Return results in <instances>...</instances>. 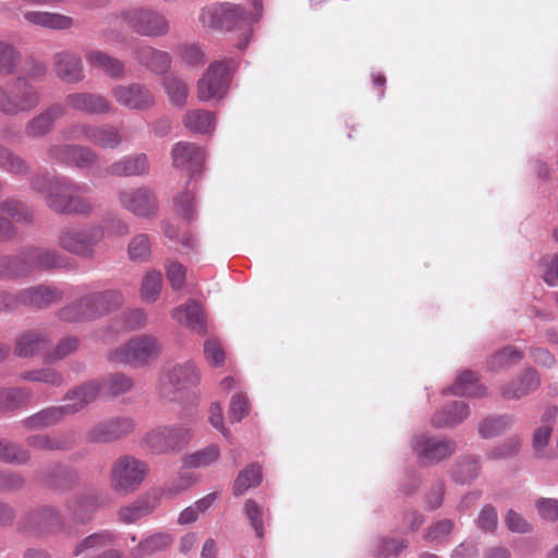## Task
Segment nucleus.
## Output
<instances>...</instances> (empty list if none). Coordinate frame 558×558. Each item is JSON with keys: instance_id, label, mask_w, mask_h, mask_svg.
I'll use <instances>...</instances> for the list:
<instances>
[{"instance_id": "nucleus-1", "label": "nucleus", "mask_w": 558, "mask_h": 558, "mask_svg": "<svg viewBox=\"0 0 558 558\" xmlns=\"http://www.w3.org/2000/svg\"><path fill=\"white\" fill-rule=\"evenodd\" d=\"M133 387L131 377L123 374H112L104 379L102 385L92 380L69 391L63 400V404L49 407L38 412L32 418H59L77 413L86 404L96 399L99 391L104 395L114 397L128 392Z\"/></svg>"}, {"instance_id": "nucleus-2", "label": "nucleus", "mask_w": 558, "mask_h": 558, "mask_svg": "<svg viewBox=\"0 0 558 558\" xmlns=\"http://www.w3.org/2000/svg\"><path fill=\"white\" fill-rule=\"evenodd\" d=\"M122 303L123 296L120 291L94 292L61 308L58 315L61 320L68 323L96 319L117 310Z\"/></svg>"}, {"instance_id": "nucleus-3", "label": "nucleus", "mask_w": 558, "mask_h": 558, "mask_svg": "<svg viewBox=\"0 0 558 558\" xmlns=\"http://www.w3.org/2000/svg\"><path fill=\"white\" fill-rule=\"evenodd\" d=\"M199 21L204 27L210 29H241L243 40L238 43L239 49H244L252 37L250 19L239 7L230 3L205 8L199 15Z\"/></svg>"}, {"instance_id": "nucleus-4", "label": "nucleus", "mask_w": 558, "mask_h": 558, "mask_svg": "<svg viewBox=\"0 0 558 558\" xmlns=\"http://www.w3.org/2000/svg\"><path fill=\"white\" fill-rule=\"evenodd\" d=\"M104 238L105 230L100 225L68 226L59 231L57 242L64 251L90 259Z\"/></svg>"}, {"instance_id": "nucleus-5", "label": "nucleus", "mask_w": 558, "mask_h": 558, "mask_svg": "<svg viewBox=\"0 0 558 558\" xmlns=\"http://www.w3.org/2000/svg\"><path fill=\"white\" fill-rule=\"evenodd\" d=\"M119 19L134 33L145 37H163L170 31L168 19L149 7H135L123 10Z\"/></svg>"}, {"instance_id": "nucleus-6", "label": "nucleus", "mask_w": 558, "mask_h": 558, "mask_svg": "<svg viewBox=\"0 0 558 558\" xmlns=\"http://www.w3.org/2000/svg\"><path fill=\"white\" fill-rule=\"evenodd\" d=\"M161 343L153 335H140L109 353V360L117 363L142 366L159 356Z\"/></svg>"}, {"instance_id": "nucleus-7", "label": "nucleus", "mask_w": 558, "mask_h": 558, "mask_svg": "<svg viewBox=\"0 0 558 558\" xmlns=\"http://www.w3.org/2000/svg\"><path fill=\"white\" fill-rule=\"evenodd\" d=\"M40 102L38 89L26 77H17L9 89L0 86V112L16 116L35 109Z\"/></svg>"}, {"instance_id": "nucleus-8", "label": "nucleus", "mask_w": 558, "mask_h": 558, "mask_svg": "<svg viewBox=\"0 0 558 558\" xmlns=\"http://www.w3.org/2000/svg\"><path fill=\"white\" fill-rule=\"evenodd\" d=\"M148 471L146 462L133 456H122L111 466L110 485L117 492L131 494L142 485Z\"/></svg>"}, {"instance_id": "nucleus-9", "label": "nucleus", "mask_w": 558, "mask_h": 558, "mask_svg": "<svg viewBox=\"0 0 558 558\" xmlns=\"http://www.w3.org/2000/svg\"><path fill=\"white\" fill-rule=\"evenodd\" d=\"M32 186L38 192L45 193L46 205L57 214L65 215L61 207H68L73 193H80L84 186L75 184L66 178H50L37 175L32 180Z\"/></svg>"}, {"instance_id": "nucleus-10", "label": "nucleus", "mask_w": 558, "mask_h": 558, "mask_svg": "<svg viewBox=\"0 0 558 558\" xmlns=\"http://www.w3.org/2000/svg\"><path fill=\"white\" fill-rule=\"evenodd\" d=\"M192 437L191 429L180 424L148 432L143 438V444L154 454H168L183 449Z\"/></svg>"}, {"instance_id": "nucleus-11", "label": "nucleus", "mask_w": 558, "mask_h": 558, "mask_svg": "<svg viewBox=\"0 0 558 558\" xmlns=\"http://www.w3.org/2000/svg\"><path fill=\"white\" fill-rule=\"evenodd\" d=\"M118 201L123 209L141 218L155 217L159 208L155 193L147 186L120 190Z\"/></svg>"}, {"instance_id": "nucleus-12", "label": "nucleus", "mask_w": 558, "mask_h": 558, "mask_svg": "<svg viewBox=\"0 0 558 558\" xmlns=\"http://www.w3.org/2000/svg\"><path fill=\"white\" fill-rule=\"evenodd\" d=\"M229 84V66L225 61L210 64L197 83V98L201 101L221 99Z\"/></svg>"}, {"instance_id": "nucleus-13", "label": "nucleus", "mask_w": 558, "mask_h": 558, "mask_svg": "<svg viewBox=\"0 0 558 558\" xmlns=\"http://www.w3.org/2000/svg\"><path fill=\"white\" fill-rule=\"evenodd\" d=\"M111 96L118 105L134 111L149 110L156 104L153 92L140 83L114 85L111 88Z\"/></svg>"}, {"instance_id": "nucleus-14", "label": "nucleus", "mask_w": 558, "mask_h": 558, "mask_svg": "<svg viewBox=\"0 0 558 558\" xmlns=\"http://www.w3.org/2000/svg\"><path fill=\"white\" fill-rule=\"evenodd\" d=\"M456 447L453 440L425 435L415 436L412 440V448L420 463L424 465L435 464L451 457Z\"/></svg>"}, {"instance_id": "nucleus-15", "label": "nucleus", "mask_w": 558, "mask_h": 558, "mask_svg": "<svg viewBox=\"0 0 558 558\" xmlns=\"http://www.w3.org/2000/svg\"><path fill=\"white\" fill-rule=\"evenodd\" d=\"M65 106L87 116H105L113 111L109 99L98 93L76 92L65 97Z\"/></svg>"}, {"instance_id": "nucleus-16", "label": "nucleus", "mask_w": 558, "mask_h": 558, "mask_svg": "<svg viewBox=\"0 0 558 558\" xmlns=\"http://www.w3.org/2000/svg\"><path fill=\"white\" fill-rule=\"evenodd\" d=\"M23 529L38 534L59 533L65 531V523L58 510L43 507L25 518Z\"/></svg>"}, {"instance_id": "nucleus-17", "label": "nucleus", "mask_w": 558, "mask_h": 558, "mask_svg": "<svg viewBox=\"0 0 558 558\" xmlns=\"http://www.w3.org/2000/svg\"><path fill=\"white\" fill-rule=\"evenodd\" d=\"M160 505V495L156 490L140 495L134 501L119 509L118 515L121 522L133 524L138 520L150 515Z\"/></svg>"}, {"instance_id": "nucleus-18", "label": "nucleus", "mask_w": 558, "mask_h": 558, "mask_svg": "<svg viewBox=\"0 0 558 558\" xmlns=\"http://www.w3.org/2000/svg\"><path fill=\"white\" fill-rule=\"evenodd\" d=\"M172 165L175 168L186 170L190 175L199 172L205 161V153L194 143L179 142L172 150Z\"/></svg>"}, {"instance_id": "nucleus-19", "label": "nucleus", "mask_w": 558, "mask_h": 558, "mask_svg": "<svg viewBox=\"0 0 558 558\" xmlns=\"http://www.w3.org/2000/svg\"><path fill=\"white\" fill-rule=\"evenodd\" d=\"M53 71L61 81L70 84L80 83L85 77L81 57L68 50L53 54Z\"/></svg>"}, {"instance_id": "nucleus-20", "label": "nucleus", "mask_w": 558, "mask_h": 558, "mask_svg": "<svg viewBox=\"0 0 558 558\" xmlns=\"http://www.w3.org/2000/svg\"><path fill=\"white\" fill-rule=\"evenodd\" d=\"M150 170L149 159L146 154H129L112 162L106 174L114 177H143Z\"/></svg>"}, {"instance_id": "nucleus-21", "label": "nucleus", "mask_w": 558, "mask_h": 558, "mask_svg": "<svg viewBox=\"0 0 558 558\" xmlns=\"http://www.w3.org/2000/svg\"><path fill=\"white\" fill-rule=\"evenodd\" d=\"M62 291L58 288L47 284H39L23 289L16 294L20 305H27L37 308H44L61 301Z\"/></svg>"}, {"instance_id": "nucleus-22", "label": "nucleus", "mask_w": 558, "mask_h": 558, "mask_svg": "<svg viewBox=\"0 0 558 558\" xmlns=\"http://www.w3.org/2000/svg\"><path fill=\"white\" fill-rule=\"evenodd\" d=\"M133 421H99L88 432L87 438L93 442L118 440L134 430Z\"/></svg>"}, {"instance_id": "nucleus-23", "label": "nucleus", "mask_w": 558, "mask_h": 558, "mask_svg": "<svg viewBox=\"0 0 558 558\" xmlns=\"http://www.w3.org/2000/svg\"><path fill=\"white\" fill-rule=\"evenodd\" d=\"M22 16L26 23L33 26L50 29L66 31L70 29L74 21L71 16L43 10H24Z\"/></svg>"}, {"instance_id": "nucleus-24", "label": "nucleus", "mask_w": 558, "mask_h": 558, "mask_svg": "<svg viewBox=\"0 0 558 558\" xmlns=\"http://www.w3.org/2000/svg\"><path fill=\"white\" fill-rule=\"evenodd\" d=\"M100 496L95 492L83 493L74 496L66 502L68 517L74 522L86 523L98 510Z\"/></svg>"}, {"instance_id": "nucleus-25", "label": "nucleus", "mask_w": 558, "mask_h": 558, "mask_svg": "<svg viewBox=\"0 0 558 558\" xmlns=\"http://www.w3.org/2000/svg\"><path fill=\"white\" fill-rule=\"evenodd\" d=\"M66 113V107L61 104H53L46 110L34 117L25 128V133L29 137H41L48 134L54 122Z\"/></svg>"}, {"instance_id": "nucleus-26", "label": "nucleus", "mask_w": 558, "mask_h": 558, "mask_svg": "<svg viewBox=\"0 0 558 558\" xmlns=\"http://www.w3.org/2000/svg\"><path fill=\"white\" fill-rule=\"evenodd\" d=\"M171 316L179 324L186 326L191 330L199 335L206 333V319L198 302L190 300L185 305L175 307Z\"/></svg>"}, {"instance_id": "nucleus-27", "label": "nucleus", "mask_w": 558, "mask_h": 558, "mask_svg": "<svg viewBox=\"0 0 558 558\" xmlns=\"http://www.w3.org/2000/svg\"><path fill=\"white\" fill-rule=\"evenodd\" d=\"M134 58L141 65L155 74H165L172 62L170 53L148 45L136 48Z\"/></svg>"}, {"instance_id": "nucleus-28", "label": "nucleus", "mask_w": 558, "mask_h": 558, "mask_svg": "<svg viewBox=\"0 0 558 558\" xmlns=\"http://www.w3.org/2000/svg\"><path fill=\"white\" fill-rule=\"evenodd\" d=\"M174 542V537L169 532H155L141 539L135 547L130 550L131 558H147L158 553L167 550Z\"/></svg>"}, {"instance_id": "nucleus-29", "label": "nucleus", "mask_w": 558, "mask_h": 558, "mask_svg": "<svg viewBox=\"0 0 558 558\" xmlns=\"http://www.w3.org/2000/svg\"><path fill=\"white\" fill-rule=\"evenodd\" d=\"M442 393L481 398L486 395V387L480 383L475 372L464 369L457 375L453 384L445 389Z\"/></svg>"}, {"instance_id": "nucleus-30", "label": "nucleus", "mask_w": 558, "mask_h": 558, "mask_svg": "<svg viewBox=\"0 0 558 558\" xmlns=\"http://www.w3.org/2000/svg\"><path fill=\"white\" fill-rule=\"evenodd\" d=\"M169 381L177 393L189 391L199 385L201 372L193 362L187 361L175 365L170 371Z\"/></svg>"}, {"instance_id": "nucleus-31", "label": "nucleus", "mask_w": 558, "mask_h": 558, "mask_svg": "<svg viewBox=\"0 0 558 558\" xmlns=\"http://www.w3.org/2000/svg\"><path fill=\"white\" fill-rule=\"evenodd\" d=\"M85 59L92 69L101 70L112 78H121L124 75V63L100 50H88Z\"/></svg>"}, {"instance_id": "nucleus-32", "label": "nucleus", "mask_w": 558, "mask_h": 558, "mask_svg": "<svg viewBox=\"0 0 558 558\" xmlns=\"http://www.w3.org/2000/svg\"><path fill=\"white\" fill-rule=\"evenodd\" d=\"M26 257L32 262L34 270L61 268L65 263V257L53 248L32 247L26 251Z\"/></svg>"}, {"instance_id": "nucleus-33", "label": "nucleus", "mask_w": 558, "mask_h": 558, "mask_svg": "<svg viewBox=\"0 0 558 558\" xmlns=\"http://www.w3.org/2000/svg\"><path fill=\"white\" fill-rule=\"evenodd\" d=\"M539 383L538 373L535 369H527L520 377L502 387L501 393L508 399H518L534 391Z\"/></svg>"}, {"instance_id": "nucleus-34", "label": "nucleus", "mask_w": 558, "mask_h": 558, "mask_svg": "<svg viewBox=\"0 0 558 558\" xmlns=\"http://www.w3.org/2000/svg\"><path fill=\"white\" fill-rule=\"evenodd\" d=\"M48 350V339L40 332L31 331L17 338L14 352L22 357L33 356Z\"/></svg>"}, {"instance_id": "nucleus-35", "label": "nucleus", "mask_w": 558, "mask_h": 558, "mask_svg": "<svg viewBox=\"0 0 558 558\" xmlns=\"http://www.w3.org/2000/svg\"><path fill=\"white\" fill-rule=\"evenodd\" d=\"M122 135L116 126L94 124L89 143L102 149H116L122 144Z\"/></svg>"}, {"instance_id": "nucleus-36", "label": "nucleus", "mask_w": 558, "mask_h": 558, "mask_svg": "<svg viewBox=\"0 0 558 558\" xmlns=\"http://www.w3.org/2000/svg\"><path fill=\"white\" fill-rule=\"evenodd\" d=\"M33 270L32 262L26 257V252L21 256L0 257V278L24 277Z\"/></svg>"}, {"instance_id": "nucleus-37", "label": "nucleus", "mask_w": 558, "mask_h": 558, "mask_svg": "<svg viewBox=\"0 0 558 558\" xmlns=\"http://www.w3.org/2000/svg\"><path fill=\"white\" fill-rule=\"evenodd\" d=\"M184 126L194 133H209L215 128V117L210 111L195 109L190 110L183 118Z\"/></svg>"}, {"instance_id": "nucleus-38", "label": "nucleus", "mask_w": 558, "mask_h": 558, "mask_svg": "<svg viewBox=\"0 0 558 558\" xmlns=\"http://www.w3.org/2000/svg\"><path fill=\"white\" fill-rule=\"evenodd\" d=\"M554 428L548 424L537 427L532 435V449L538 459H554L556 457L551 449H548Z\"/></svg>"}, {"instance_id": "nucleus-39", "label": "nucleus", "mask_w": 558, "mask_h": 558, "mask_svg": "<svg viewBox=\"0 0 558 558\" xmlns=\"http://www.w3.org/2000/svg\"><path fill=\"white\" fill-rule=\"evenodd\" d=\"M220 457L218 446L210 445L206 448L189 453L183 458V466L189 469H202L214 464Z\"/></svg>"}, {"instance_id": "nucleus-40", "label": "nucleus", "mask_w": 558, "mask_h": 558, "mask_svg": "<svg viewBox=\"0 0 558 558\" xmlns=\"http://www.w3.org/2000/svg\"><path fill=\"white\" fill-rule=\"evenodd\" d=\"M262 470L256 463L250 464L241 471L234 481L233 493L236 496L243 495L248 488L259 485Z\"/></svg>"}, {"instance_id": "nucleus-41", "label": "nucleus", "mask_w": 558, "mask_h": 558, "mask_svg": "<svg viewBox=\"0 0 558 558\" xmlns=\"http://www.w3.org/2000/svg\"><path fill=\"white\" fill-rule=\"evenodd\" d=\"M114 535L110 531H101L85 537L80 542L75 549L74 555L78 556L85 550H98L108 547L114 543Z\"/></svg>"}, {"instance_id": "nucleus-42", "label": "nucleus", "mask_w": 558, "mask_h": 558, "mask_svg": "<svg viewBox=\"0 0 558 558\" xmlns=\"http://www.w3.org/2000/svg\"><path fill=\"white\" fill-rule=\"evenodd\" d=\"M21 61L20 51L12 44L0 40V74H12Z\"/></svg>"}, {"instance_id": "nucleus-43", "label": "nucleus", "mask_w": 558, "mask_h": 558, "mask_svg": "<svg viewBox=\"0 0 558 558\" xmlns=\"http://www.w3.org/2000/svg\"><path fill=\"white\" fill-rule=\"evenodd\" d=\"M162 286V275L157 270H149L143 278L141 284V298L145 302H155L160 293Z\"/></svg>"}, {"instance_id": "nucleus-44", "label": "nucleus", "mask_w": 558, "mask_h": 558, "mask_svg": "<svg viewBox=\"0 0 558 558\" xmlns=\"http://www.w3.org/2000/svg\"><path fill=\"white\" fill-rule=\"evenodd\" d=\"M128 254L133 262H147L151 254L149 236L144 233L135 235L128 245Z\"/></svg>"}, {"instance_id": "nucleus-45", "label": "nucleus", "mask_w": 558, "mask_h": 558, "mask_svg": "<svg viewBox=\"0 0 558 558\" xmlns=\"http://www.w3.org/2000/svg\"><path fill=\"white\" fill-rule=\"evenodd\" d=\"M162 85L172 105L183 107L186 104L189 89L182 80L168 76L163 80Z\"/></svg>"}, {"instance_id": "nucleus-46", "label": "nucleus", "mask_w": 558, "mask_h": 558, "mask_svg": "<svg viewBox=\"0 0 558 558\" xmlns=\"http://www.w3.org/2000/svg\"><path fill=\"white\" fill-rule=\"evenodd\" d=\"M28 397V392L24 389H0V411L20 408L26 403Z\"/></svg>"}, {"instance_id": "nucleus-47", "label": "nucleus", "mask_w": 558, "mask_h": 558, "mask_svg": "<svg viewBox=\"0 0 558 558\" xmlns=\"http://www.w3.org/2000/svg\"><path fill=\"white\" fill-rule=\"evenodd\" d=\"M522 357L523 353L521 351L512 347H506L492 355L488 366L492 369L502 368L520 362Z\"/></svg>"}, {"instance_id": "nucleus-48", "label": "nucleus", "mask_w": 558, "mask_h": 558, "mask_svg": "<svg viewBox=\"0 0 558 558\" xmlns=\"http://www.w3.org/2000/svg\"><path fill=\"white\" fill-rule=\"evenodd\" d=\"M0 168L15 173L23 174L28 171V166L24 159L13 154L5 147L0 145Z\"/></svg>"}, {"instance_id": "nucleus-49", "label": "nucleus", "mask_w": 558, "mask_h": 558, "mask_svg": "<svg viewBox=\"0 0 558 558\" xmlns=\"http://www.w3.org/2000/svg\"><path fill=\"white\" fill-rule=\"evenodd\" d=\"M478 469L480 464L475 458H463L456 464L453 477L460 483L469 482L477 476Z\"/></svg>"}, {"instance_id": "nucleus-50", "label": "nucleus", "mask_w": 558, "mask_h": 558, "mask_svg": "<svg viewBox=\"0 0 558 558\" xmlns=\"http://www.w3.org/2000/svg\"><path fill=\"white\" fill-rule=\"evenodd\" d=\"M22 377L26 380L40 381L51 386H60L63 383V376L50 367L25 372Z\"/></svg>"}, {"instance_id": "nucleus-51", "label": "nucleus", "mask_w": 558, "mask_h": 558, "mask_svg": "<svg viewBox=\"0 0 558 558\" xmlns=\"http://www.w3.org/2000/svg\"><path fill=\"white\" fill-rule=\"evenodd\" d=\"M204 354L206 361L214 367H220L225 364L226 353L217 339L209 338L205 341Z\"/></svg>"}, {"instance_id": "nucleus-52", "label": "nucleus", "mask_w": 558, "mask_h": 558, "mask_svg": "<svg viewBox=\"0 0 558 558\" xmlns=\"http://www.w3.org/2000/svg\"><path fill=\"white\" fill-rule=\"evenodd\" d=\"M98 155L86 146L73 145L71 166L78 168H88L95 165Z\"/></svg>"}, {"instance_id": "nucleus-53", "label": "nucleus", "mask_w": 558, "mask_h": 558, "mask_svg": "<svg viewBox=\"0 0 558 558\" xmlns=\"http://www.w3.org/2000/svg\"><path fill=\"white\" fill-rule=\"evenodd\" d=\"M244 511L256 536L262 538L265 533L262 508L254 500L247 499L244 505Z\"/></svg>"}, {"instance_id": "nucleus-54", "label": "nucleus", "mask_w": 558, "mask_h": 558, "mask_svg": "<svg viewBox=\"0 0 558 558\" xmlns=\"http://www.w3.org/2000/svg\"><path fill=\"white\" fill-rule=\"evenodd\" d=\"M94 124L80 122L69 125L62 131V136L66 141H90Z\"/></svg>"}, {"instance_id": "nucleus-55", "label": "nucleus", "mask_w": 558, "mask_h": 558, "mask_svg": "<svg viewBox=\"0 0 558 558\" xmlns=\"http://www.w3.org/2000/svg\"><path fill=\"white\" fill-rule=\"evenodd\" d=\"M251 412V402L244 393L239 392L232 396L229 405V413L233 418L248 416Z\"/></svg>"}, {"instance_id": "nucleus-56", "label": "nucleus", "mask_w": 558, "mask_h": 558, "mask_svg": "<svg viewBox=\"0 0 558 558\" xmlns=\"http://www.w3.org/2000/svg\"><path fill=\"white\" fill-rule=\"evenodd\" d=\"M1 211L7 213L17 222H28L32 220V213L17 201H8L1 205Z\"/></svg>"}, {"instance_id": "nucleus-57", "label": "nucleus", "mask_w": 558, "mask_h": 558, "mask_svg": "<svg viewBox=\"0 0 558 558\" xmlns=\"http://www.w3.org/2000/svg\"><path fill=\"white\" fill-rule=\"evenodd\" d=\"M0 460L23 463L28 460L27 452L17 446L0 440Z\"/></svg>"}, {"instance_id": "nucleus-58", "label": "nucleus", "mask_w": 558, "mask_h": 558, "mask_svg": "<svg viewBox=\"0 0 558 558\" xmlns=\"http://www.w3.org/2000/svg\"><path fill=\"white\" fill-rule=\"evenodd\" d=\"M61 209L65 211V215H89L94 210V206L87 198L73 193L68 207L63 206Z\"/></svg>"}, {"instance_id": "nucleus-59", "label": "nucleus", "mask_w": 558, "mask_h": 558, "mask_svg": "<svg viewBox=\"0 0 558 558\" xmlns=\"http://www.w3.org/2000/svg\"><path fill=\"white\" fill-rule=\"evenodd\" d=\"M167 278L174 290L184 286L186 268L178 262H169L166 266Z\"/></svg>"}, {"instance_id": "nucleus-60", "label": "nucleus", "mask_w": 558, "mask_h": 558, "mask_svg": "<svg viewBox=\"0 0 558 558\" xmlns=\"http://www.w3.org/2000/svg\"><path fill=\"white\" fill-rule=\"evenodd\" d=\"M178 54L182 61L190 65H197L204 61V53L196 44H185L180 46Z\"/></svg>"}, {"instance_id": "nucleus-61", "label": "nucleus", "mask_w": 558, "mask_h": 558, "mask_svg": "<svg viewBox=\"0 0 558 558\" xmlns=\"http://www.w3.org/2000/svg\"><path fill=\"white\" fill-rule=\"evenodd\" d=\"M542 265L544 267V281L550 287L558 286V253L549 257H544Z\"/></svg>"}, {"instance_id": "nucleus-62", "label": "nucleus", "mask_w": 558, "mask_h": 558, "mask_svg": "<svg viewBox=\"0 0 558 558\" xmlns=\"http://www.w3.org/2000/svg\"><path fill=\"white\" fill-rule=\"evenodd\" d=\"M445 418H465L470 415L469 405L463 400L448 401L442 408Z\"/></svg>"}, {"instance_id": "nucleus-63", "label": "nucleus", "mask_w": 558, "mask_h": 558, "mask_svg": "<svg viewBox=\"0 0 558 558\" xmlns=\"http://www.w3.org/2000/svg\"><path fill=\"white\" fill-rule=\"evenodd\" d=\"M78 347V340L74 337H68L62 339L58 345L54 348V350L47 355V359L49 361H54L59 359H63L66 355L74 352Z\"/></svg>"}, {"instance_id": "nucleus-64", "label": "nucleus", "mask_w": 558, "mask_h": 558, "mask_svg": "<svg viewBox=\"0 0 558 558\" xmlns=\"http://www.w3.org/2000/svg\"><path fill=\"white\" fill-rule=\"evenodd\" d=\"M536 508L541 518L547 521L558 520V500L551 498L539 499Z\"/></svg>"}]
</instances>
